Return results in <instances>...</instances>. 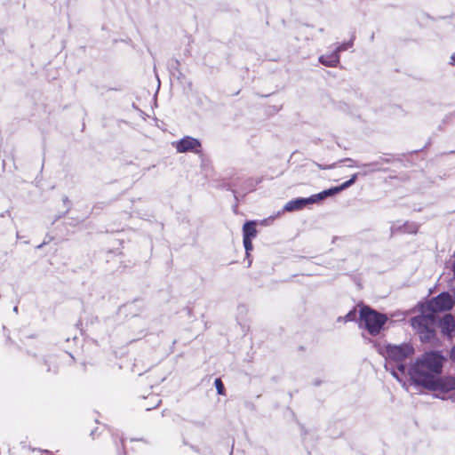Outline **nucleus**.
<instances>
[{"label": "nucleus", "mask_w": 455, "mask_h": 455, "mask_svg": "<svg viewBox=\"0 0 455 455\" xmlns=\"http://www.w3.org/2000/svg\"><path fill=\"white\" fill-rule=\"evenodd\" d=\"M172 146L179 153L194 152L198 153L201 148V143L198 140L186 136L179 141L172 143Z\"/></svg>", "instance_id": "nucleus-5"}, {"label": "nucleus", "mask_w": 455, "mask_h": 455, "mask_svg": "<svg viewBox=\"0 0 455 455\" xmlns=\"http://www.w3.org/2000/svg\"><path fill=\"white\" fill-rule=\"evenodd\" d=\"M319 61L327 67H336L339 63V54L333 51L331 54L322 55Z\"/></svg>", "instance_id": "nucleus-10"}, {"label": "nucleus", "mask_w": 455, "mask_h": 455, "mask_svg": "<svg viewBox=\"0 0 455 455\" xmlns=\"http://www.w3.org/2000/svg\"><path fill=\"white\" fill-rule=\"evenodd\" d=\"M444 358L438 352H427L418 357L411 366L409 374L411 381L423 387L433 385V380L442 373Z\"/></svg>", "instance_id": "nucleus-2"}, {"label": "nucleus", "mask_w": 455, "mask_h": 455, "mask_svg": "<svg viewBox=\"0 0 455 455\" xmlns=\"http://www.w3.org/2000/svg\"><path fill=\"white\" fill-rule=\"evenodd\" d=\"M353 45V41L350 40L349 42L347 43H343L341 44L340 45H339L335 50L334 52H337V53L339 54L340 52L342 51H346L347 49H349L350 47H352Z\"/></svg>", "instance_id": "nucleus-14"}, {"label": "nucleus", "mask_w": 455, "mask_h": 455, "mask_svg": "<svg viewBox=\"0 0 455 455\" xmlns=\"http://www.w3.org/2000/svg\"><path fill=\"white\" fill-rule=\"evenodd\" d=\"M358 176V173H355L350 180H347L346 182H344L343 184H341L340 186L339 187H334V188H329L327 190H324L323 192H321V195L323 196V199L326 198L327 196H331L346 188H347L348 187L352 186L355 180H356V178Z\"/></svg>", "instance_id": "nucleus-8"}, {"label": "nucleus", "mask_w": 455, "mask_h": 455, "mask_svg": "<svg viewBox=\"0 0 455 455\" xmlns=\"http://www.w3.org/2000/svg\"><path fill=\"white\" fill-rule=\"evenodd\" d=\"M356 318V311L354 309V310H351L349 311L344 318L342 317H339V321H345V322H351V321H354L355 319Z\"/></svg>", "instance_id": "nucleus-13"}, {"label": "nucleus", "mask_w": 455, "mask_h": 455, "mask_svg": "<svg viewBox=\"0 0 455 455\" xmlns=\"http://www.w3.org/2000/svg\"><path fill=\"white\" fill-rule=\"evenodd\" d=\"M377 165H378L377 163H371V164H363L362 167L367 168V170L364 171L363 172V174L366 175V174H368L370 172L377 171L378 170V168H376Z\"/></svg>", "instance_id": "nucleus-12"}, {"label": "nucleus", "mask_w": 455, "mask_h": 455, "mask_svg": "<svg viewBox=\"0 0 455 455\" xmlns=\"http://www.w3.org/2000/svg\"><path fill=\"white\" fill-rule=\"evenodd\" d=\"M452 272H453V275L455 276V260H454V263L452 265Z\"/></svg>", "instance_id": "nucleus-21"}, {"label": "nucleus", "mask_w": 455, "mask_h": 455, "mask_svg": "<svg viewBox=\"0 0 455 455\" xmlns=\"http://www.w3.org/2000/svg\"><path fill=\"white\" fill-rule=\"evenodd\" d=\"M437 397H440L442 399H444L445 397L444 396H440L439 395H436Z\"/></svg>", "instance_id": "nucleus-22"}, {"label": "nucleus", "mask_w": 455, "mask_h": 455, "mask_svg": "<svg viewBox=\"0 0 455 455\" xmlns=\"http://www.w3.org/2000/svg\"><path fill=\"white\" fill-rule=\"evenodd\" d=\"M387 320V317L385 315L369 307H363L360 310V327L365 328L371 335H378Z\"/></svg>", "instance_id": "nucleus-4"}, {"label": "nucleus", "mask_w": 455, "mask_h": 455, "mask_svg": "<svg viewBox=\"0 0 455 455\" xmlns=\"http://www.w3.org/2000/svg\"><path fill=\"white\" fill-rule=\"evenodd\" d=\"M414 353V348L411 345L404 343L399 346L387 345L385 348L386 356L398 363L397 369H392L390 371L392 375L398 380L402 381V377L405 373V365L402 363L403 360L410 357Z\"/></svg>", "instance_id": "nucleus-3"}, {"label": "nucleus", "mask_w": 455, "mask_h": 455, "mask_svg": "<svg viewBox=\"0 0 455 455\" xmlns=\"http://www.w3.org/2000/svg\"><path fill=\"white\" fill-rule=\"evenodd\" d=\"M320 200H323V196L321 192L315 195L311 196L307 198H297L295 200L289 201L283 207V210L286 212H293L301 210L308 204H315Z\"/></svg>", "instance_id": "nucleus-7"}, {"label": "nucleus", "mask_w": 455, "mask_h": 455, "mask_svg": "<svg viewBox=\"0 0 455 455\" xmlns=\"http://www.w3.org/2000/svg\"><path fill=\"white\" fill-rule=\"evenodd\" d=\"M243 239L251 240L257 235L255 222L248 221L243 227Z\"/></svg>", "instance_id": "nucleus-11"}, {"label": "nucleus", "mask_w": 455, "mask_h": 455, "mask_svg": "<svg viewBox=\"0 0 455 455\" xmlns=\"http://www.w3.org/2000/svg\"><path fill=\"white\" fill-rule=\"evenodd\" d=\"M448 288L451 291H452L454 293V295H452L453 297H455V276L453 275L452 278H451L448 282Z\"/></svg>", "instance_id": "nucleus-17"}, {"label": "nucleus", "mask_w": 455, "mask_h": 455, "mask_svg": "<svg viewBox=\"0 0 455 455\" xmlns=\"http://www.w3.org/2000/svg\"><path fill=\"white\" fill-rule=\"evenodd\" d=\"M426 388L443 394L448 393L450 391L455 390V378L451 376L440 378L437 376L433 380V385L431 387L427 386Z\"/></svg>", "instance_id": "nucleus-6"}, {"label": "nucleus", "mask_w": 455, "mask_h": 455, "mask_svg": "<svg viewBox=\"0 0 455 455\" xmlns=\"http://www.w3.org/2000/svg\"><path fill=\"white\" fill-rule=\"evenodd\" d=\"M214 384H215L216 389L218 391V394L222 395L224 392V386L222 384L221 379H216Z\"/></svg>", "instance_id": "nucleus-15"}, {"label": "nucleus", "mask_w": 455, "mask_h": 455, "mask_svg": "<svg viewBox=\"0 0 455 455\" xmlns=\"http://www.w3.org/2000/svg\"><path fill=\"white\" fill-rule=\"evenodd\" d=\"M440 327L443 333L451 335L455 330L454 317L450 314L445 315L440 321Z\"/></svg>", "instance_id": "nucleus-9"}, {"label": "nucleus", "mask_w": 455, "mask_h": 455, "mask_svg": "<svg viewBox=\"0 0 455 455\" xmlns=\"http://www.w3.org/2000/svg\"><path fill=\"white\" fill-rule=\"evenodd\" d=\"M243 245L246 251V254L249 255V251L252 250V243L251 240L243 239Z\"/></svg>", "instance_id": "nucleus-16"}, {"label": "nucleus", "mask_w": 455, "mask_h": 455, "mask_svg": "<svg viewBox=\"0 0 455 455\" xmlns=\"http://www.w3.org/2000/svg\"><path fill=\"white\" fill-rule=\"evenodd\" d=\"M451 358L455 363V347L451 349Z\"/></svg>", "instance_id": "nucleus-19"}, {"label": "nucleus", "mask_w": 455, "mask_h": 455, "mask_svg": "<svg viewBox=\"0 0 455 455\" xmlns=\"http://www.w3.org/2000/svg\"><path fill=\"white\" fill-rule=\"evenodd\" d=\"M455 303V297L448 292H443L429 301L421 304V315L411 320L412 328L417 331L423 342L430 341L435 336V312L449 310Z\"/></svg>", "instance_id": "nucleus-1"}, {"label": "nucleus", "mask_w": 455, "mask_h": 455, "mask_svg": "<svg viewBox=\"0 0 455 455\" xmlns=\"http://www.w3.org/2000/svg\"><path fill=\"white\" fill-rule=\"evenodd\" d=\"M451 63L455 64V53L451 57Z\"/></svg>", "instance_id": "nucleus-20"}, {"label": "nucleus", "mask_w": 455, "mask_h": 455, "mask_svg": "<svg viewBox=\"0 0 455 455\" xmlns=\"http://www.w3.org/2000/svg\"><path fill=\"white\" fill-rule=\"evenodd\" d=\"M344 162L348 163L347 167H350V168L354 167V166L360 167V165L355 164V161L351 158H347L344 160Z\"/></svg>", "instance_id": "nucleus-18"}]
</instances>
